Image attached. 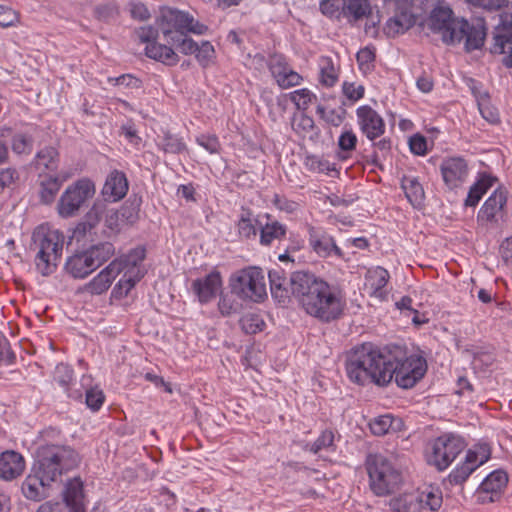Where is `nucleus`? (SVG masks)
Segmentation results:
<instances>
[{"label":"nucleus","instance_id":"nucleus-49","mask_svg":"<svg viewBox=\"0 0 512 512\" xmlns=\"http://www.w3.org/2000/svg\"><path fill=\"white\" fill-rule=\"evenodd\" d=\"M267 65L275 81L279 79L282 74H285L289 69H291L286 57L282 54L271 55Z\"/></svg>","mask_w":512,"mask_h":512},{"label":"nucleus","instance_id":"nucleus-19","mask_svg":"<svg viewBox=\"0 0 512 512\" xmlns=\"http://www.w3.org/2000/svg\"><path fill=\"white\" fill-rule=\"evenodd\" d=\"M26 462L21 453L6 450L0 453V479L13 481L20 477L25 470Z\"/></svg>","mask_w":512,"mask_h":512},{"label":"nucleus","instance_id":"nucleus-1","mask_svg":"<svg viewBox=\"0 0 512 512\" xmlns=\"http://www.w3.org/2000/svg\"><path fill=\"white\" fill-rule=\"evenodd\" d=\"M349 380L359 386H388L392 380L402 389L414 387L426 374L427 362L419 355H408L404 346H377L364 342L353 347L345 363Z\"/></svg>","mask_w":512,"mask_h":512},{"label":"nucleus","instance_id":"nucleus-34","mask_svg":"<svg viewBox=\"0 0 512 512\" xmlns=\"http://www.w3.org/2000/svg\"><path fill=\"white\" fill-rule=\"evenodd\" d=\"M60 155L56 148L46 146L40 149L34 158L36 168H44L45 170L55 172L58 169Z\"/></svg>","mask_w":512,"mask_h":512},{"label":"nucleus","instance_id":"nucleus-41","mask_svg":"<svg viewBox=\"0 0 512 512\" xmlns=\"http://www.w3.org/2000/svg\"><path fill=\"white\" fill-rule=\"evenodd\" d=\"M146 257V249L144 246H138L131 249L127 254L116 258L121 264V272L128 267L135 269Z\"/></svg>","mask_w":512,"mask_h":512},{"label":"nucleus","instance_id":"nucleus-17","mask_svg":"<svg viewBox=\"0 0 512 512\" xmlns=\"http://www.w3.org/2000/svg\"><path fill=\"white\" fill-rule=\"evenodd\" d=\"M507 203V192L497 188L484 202L477 214V221L482 225L496 223L497 215L503 211Z\"/></svg>","mask_w":512,"mask_h":512},{"label":"nucleus","instance_id":"nucleus-25","mask_svg":"<svg viewBox=\"0 0 512 512\" xmlns=\"http://www.w3.org/2000/svg\"><path fill=\"white\" fill-rule=\"evenodd\" d=\"M267 222L262 223L256 220L259 228V242L262 246L269 247L275 241L285 239L287 235V226L277 220H271V216L266 214Z\"/></svg>","mask_w":512,"mask_h":512},{"label":"nucleus","instance_id":"nucleus-50","mask_svg":"<svg viewBox=\"0 0 512 512\" xmlns=\"http://www.w3.org/2000/svg\"><path fill=\"white\" fill-rule=\"evenodd\" d=\"M375 49L372 47H364L360 49L356 54V60L359 66L360 71L363 73H368L374 68L375 61Z\"/></svg>","mask_w":512,"mask_h":512},{"label":"nucleus","instance_id":"nucleus-27","mask_svg":"<svg viewBox=\"0 0 512 512\" xmlns=\"http://www.w3.org/2000/svg\"><path fill=\"white\" fill-rule=\"evenodd\" d=\"M95 269L92 258L86 250L68 257L65 263L66 272L74 278H85Z\"/></svg>","mask_w":512,"mask_h":512},{"label":"nucleus","instance_id":"nucleus-31","mask_svg":"<svg viewBox=\"0 0 512 512\" xmlns=\"http://www.w3.org/2000/svg\"><path fill=\"white\" fill-rule=\"evenodd\" d=\"M401 426L402 420L391 414L380 415L369 422L370 431L375 436H384L391 431L396 432Z\"/></svg>","mask_w":512,"mask_h":512},{"label":"nucleus","instance_id":"nucleus-44","mask_svg":"<svg viewBox=\"0 0 512 512\" xmlns=\"http://www.w3.org/2000/svg\"><path fill=\"white\" fill-rule=\"evenodd\" d=\"M105 211V203L102 201H96L88 210V212L84 215L82 220L85 221L88 228H91L93 231H95L99 223L101 222Z\"/></svg>","mask_w":512,"mask_h":512},{"label":"nucleus","instance_id":"nucleus-11","mask_svg":"<svg viewBox=\"0 0 512 512\" xmlns=\"http://www.w3.org/2000/svg\"><path fill=\"white\" fill-rule=\"evenodd\" d=\"M480 449L481 453L469 449L466 453L464 462L451 471L443 484L445 486L461 485L479 466L487 462L490 458V450L488 446H482Z\"/></svg>","mask_w":512,"mask_h":512},{"label":"nucleus","instance_id":"nucleus-53","mask_svg":"<svg viewBox=\"0 0 512 512\" xmlns=\"http://www.w3.org/2000/svg\"><path fill=\"white\" fill-rule=\"evenodd\" d=\"M334 439H335V435H334L333 431L326 429L312 443V445L310 447V451L314 454H317L323 449L335 450Z\"/></svg>","mask_w":512,"mask_h":512},{"label":"nucleus","instance_id":"nucleus-21","mask_svg":"<svg viewBox=\"0 0 512 512\" xmlns=\"http://www.w3.org/2000/svg\"><path fill=\"white\" fill-rule=\"evenodd\" d=\"M128 188L125 173L114 169L108 174L101 193L106 201L117 202L126 196Z\"/></svg>","mask_w":512,"mask_h":512},{"label":"nucleus","instance_id":"nucleus-61","mask_svg":"<svg viewBox=\"0 0 512 512\" xmlns=\"http://www.w3.org/2000/svg\"><path fill=\"white\" fill-rule=\"evenodd\" d=\"M104 400L105 396L102 390L90 388L86 391L85 402L92 411H98L103 405Z\"/></svg>","mask_w":512,"mask_h":512},{"label":"nucleus","instance_id":"nucleus-10","mask_svg":"<svg viewBox=\"0 0 512 512\" xmlns=\"http://www.w3.org/2000/svg\"><path fill=\"white\" fill-rule=\"evenodd\" d=\"M466 442L463 437L454 433H444L431 444V451L427 454V462L443 471L450 466L456 457L465 449Z\"/></svg>","mask_w":512,"mask_h":512},{"label":"nucleus","instance_id":"nucleus-9","mask_svg":"<svg viewBox=\"0 0 512 512\" xmlns=\"http://www.w3.org/2000/svg\"><path fill=\"white\" fill-rule=\"evenodd\" d=\"M232 294L240 299L259 303L267 297L265 276L259 267H248L235 274L230 280Z\"/></svg>","mask_w":512,"mask_h":512},{"label":"nucleus","instance_id":"nucleus-28","mask_svg":"<svg viewBox=\"0 0 512 512\" xmlns=\"http://www.w3.org/2000/svg\"><path fill=\"white\" fill-rule=\"evenodd\" d=\"M145 55L167 66H174L179 62V56L172 47L157 41L146 45Z\"/></svg>","mask_w":512,"mask_h":512},{"label":"nucleus","instance_id":"nucleus-22","mask_svg":"<svg viewBox=\"0 0 512 512\" xmlns=\"http://www.w3.org/2000/svg\"><path fill=\"white\" fill-rule=\"evenodd\" d=\"M417 23L416 14L407 9L406 6L396 7L394 17L390 18L384 27L385 34L388 37H395L405 33Z\"/></svg>","mask_w":512,"mask_h":512},{"label":"nucleus","instance_id":"nucleus-14","mask_svg":"<svg viewBox=\"0 0 512 512\" xmlns=\"http://www.w3.org/2000/svg\"><path fill=\"white\" fill-rule=\"evenodd\" d=\"M440 171L445 185L449 189L460 187L468 176V164L463 157H447L440 165Z\"/></svg>","mask_w":512,"mask_h":512},{"label":"nucleus","instance_id":"nucleus-42","mask_svg":"<svg viewBox=\"0 0 512 512\" xmlns=\"http://www.w3.org/2000/svg\"><path fill=\"white\" fill-rule=\"evenodd\" d=\"M319 81L326 87H333L338 81V72L329 57L322 59Z\"/></svg>","mask_w":512,"mask_h":512},{"label":"nucleus","instance_id":"nucleus-46","mask_svg":"<svg viewBox=\"0 0 512 512\" xmlns=\"http://www.w3.org/2000/svg\"><path fill=\"white\" fill-rule=\"evenodd\" d=\"M143 277V274H140L137 271L135 276L128 275V272H125L123 277L118 281V283L113 288V294L115 296H127L130 290L136 285L137 282Z\"/></svg>","mask_w":512,"mask_h":512},{"label":"nucleus","instance_id":"nucleus-16","mask_svg":"<svg viewBox=\"0 0 512 512\" xmlns=\"http://www.w3.org/2000/svg\"><path fill=\"white\" fill-rule=\"evenodd\" d=\"M61 495L68 512H86L84 482L79 476L67 480Z\"/></svg>","mask_w":512,"mask_h":512},{"label":"nucleus","instance_id":"nucleus-4","mask_svg":"<svg viewBox=\"0 0 512 512\" xmlns=\"http://www.w3.org/2000/svg\"><path fill=\"white\" fill-rule=\"evenodd\" d=\"M429 28L442 34V41L448 45L464 41L466 52L481 49L486 37L483 24H471L465 19L453 17V11L448 6L437 5L429 16Z\"/></svg>","mask_w":512,"mask_h":512},{"label":"nucleus","instance_id":"nucleus-15","mask_svg":"<svg viewBox=\"0 0 512 512\" xmlns=\"http://www.w3.org/2000/svg\"><path fill=\"white\" fill-rule=\"evenodd\" d=\"M508 475L505 471L498 469L491 472L481 482L477 493L482 502H494L499 499L503 489L507 486Z\"/></svg>","mask_w":512,"mask_h":512},{"label":"nucleus","instance_id":"nucleus-45","mask_svg":"<svg viewBox=\"0 0 512 512\" xmlns=\"http://www.w3.org/2000/svg\"><path fill=\"white\" fill-rule=\"evenodd\" d=\"M289 99L296 105L298 110L306 111L309 105L317 100V96L309 89L303 88L288 94Z\"/></svg>","mask_w":512,"mask_h":512},{"label":"nucleus","instance_id":"nucleus-32","mask_svg":"<svg viewBox=\"0 0 512 512\" xmlns=\"http://www.w3.org/2000/svg\"><path fill=\"white\" fill-rule=\"evenodd\" d=\"M343 18L349 23H355L371 14L368 0H343Z\"/></svg>","mask_w":512,"mask_h":512},{"label":"nucleus","instance_id":"nucleus-8","mask_svg":"<svg viewBox=\"0 0 512 512\" xmlns=\"http://www.w3.org/2000/svg\"><path fill=\"white\" fill-rule=\"evenodd\" d=\"M96 193L95 183L83 177L70 184L57 202V212L62 218H71L80 212Z\"/></svg>","mask_w":512,"mask_h":512},{"label":"nucleus","instance_id":"nucleus-38","mask_svg":"<svg viewBox=\"0 0 512 512\" xmlns=\"http://www.w3.org/2000/svg\"><path fill=\"white\" fill-rule=\"evenodd\" d=\"M388 280L389 273L382 267L369 271L366 276L367 285H369L374 295L382 294V289L387 285Z\"/></svg>","mask_w":512,"mask_h":512},{"label":"nucleus","instance_id":"nucleus-59","mask_svg":"<svg viewBox=\"0 0 512 512\" xmlns=\"http://www.w3.org/2000/svg\"><path fill=\"white\" fill-rule=\"evenodd\" d=\"M357 136L352 129H345L338 138V147L341 152H352L357 145Z\"/></svg>","mask_w":512,"mask_h":512},{"label":"nucleus","instance_id":"nucleus-39","mask_svg":"<svg viewBox=\"0 0 512 512\" xmlns=\"http://www.w3.org/2000/svg\"><path fill=\"white\" fill-rule=\"evenodd\" d=\"M74 371L68 364L60 363L56 366L54 371V381L58 383L64 391L68 394L69 397L77 398L76 395H73L69 392L70 386L73 383Z\"/></svg>","mask_w":512,"mask_h":512},{"label":"nucleus","instance_id":"nucleus-62","mask_svg":"<svg viewBox=\"0 0 512 512\" xmlns=\"http://www.w3.org/2000/svg\"><path fill=\"white\" fill-rule=\"evenodd\" d=\"M240 304L229 295H221L218 302V309L222 316L227 317L239 311Z\"/></svg>","mask_w":512,"mask_h":512},{"label":"nucleus","instance_id":"nucleus-29","mask_svg":"<svg viewBox=\"0 0 512 512\" xmlns=\"http://www.w3.org/2000/svg\"><path fill=\"white\" fill-rule=\"evenodd\" d=\"M497 178L487 173H481L477 181L470 187L465 199V206L475 207L483 195L493 186Z\"/></svg>","mask_w":512,"mask_h":512},{"label":"nucleus","instance_id":"nucleus-13","mask_svg":"<svg viewBox=\"0 0 512 512\" xmlns=\"http://www.w3.org/2000/svg\"><path fill=\"white\" fill-rule=\"evenodd\" d=\"M308 243L314 253L321 258L332 255L343 258V251L336 245L334 238L322 228L308 226Z\"/></svg>","mask_w":512,"mask_h":512},{"label":"nucleus","instance_id":"nucleus-2","mask_svg":"<svg viewBox=\"0 0 512 512\" xmlns=\"http://www.w3.org/2000/svg\"><path fill=\"white\" fill-rule=\"evenodd\" d=\"M272 297L282 306L294 298L310 316L324 323L341 317L344 303L339 291L309 270L290 273L277 266L268 272Z\"/></svg>","mask_w":512,"mask_h":512},{"label":"nucleus","instance_id":"nucleus-58","mask_svg":"<svg viewBox=\"0 0 512 512\" xmlns=\"http://www.w3.org/2000/svg\"><path fill=\"white\" fill-rule=\"evenodd\" d=\"M196 142L211 154H217L221 150L220 141L215 134H201L196 137Z\"/></svg>","mask_w":512,"mask_h":512},{"label":"nucleus","instance_id":"nucleus-35","mask_svg":"<svg viewBox=\"0 0 512 512\" xmlns=\"http://www.w3.org/2000/svg\"><path fill=\"white\" fill-rule=\"evenodd\" d=\"M142 203L141 197L137 195L130 196L118 211L121 221L133 225L139 219L140 206Z\"/></svg>","mask_w":512,"mask_h":512},{"label":"nucleus","instance_id":"nucleus-48","mask_svg":"<svg viewBox=\"0 0 512 512\" xmlns=\"http://www.w3.org/2000/svg\"><path fill=\"white\" fill-rule=\"evenodd\" d=\"M194 55L199 65L203 68H207L215 59V49L209 41H202L198 44L197 51Z\"/></svg>","mask_w":512,"mask_h":512},{"label":"nucleus","instance_id":"nucleus-24","mask_svg":"<svg viewBox=\"0 0 512 512\" xmlns=\"http://www.w3.org/2000/svg\"><path fill=\"white\" fill-rule=\"evenodd\" d=\"M493 40L490 52L493 54L508 53L502 63L504 66L512 68V28L505 25L496 27Z\"/></svg>","mask_w":512,"mask_h":512},{"label":"nucleus","instance_id":"nucleus-12","mask_svg":"<svg viewBox=\"0 0 512 512\" xmlns=\"http://www.w3.org/2000/svg\"><path fill=\"white\" fill-rule=\"evenodd\" d=\"M357 123L360 131L368 140L374 141L386 131V124L382 116L369 105H362L356 109Z\"/></svg>","mask_w":512,"mask_h":512},{"label":"nucleus","instance_id":"nucleus-63","mask_svg":"<svg viewBox=\"0 0 512 512\" xmlns=\"http://www.w3.org/2000/svg\"><path fill=\"white\" fill-rule=\"evenodd\" d=\"M303 80L302 76L296 71L289 69L285 74H282L279 79L276 80L278 86L282 89H288L297 86Z\"/></svg>","mask_w":512,"mask_h":512},{"label":"nucleus","instance_id":"nucleus-57","mask_svg":"<svg viewBox=\"0 0 512 512\" xmlns=\"http://www.w3.org/2000/svg\"><path fill=\"white\" fill-rule=\"evenodd\" d=\"M119 15L118 8L113 4L98 5L94 8V16L102 22H110Z\"/></svg>","mask_w":512,"mask_h":512},{"label":"nucleus","instance_id":"nucleus-60","mask_svg":"<svg viewBox=\"0 0 512 512\" xmlns=\"http://www.w3.org/2000/svg\"><path fill=\"white\" fill-rule=\"evenodd\" d=\"M309 169L318 172L329 174L331 171H335V164L330 163L327 159L320 158L317 156H311L307 158Z\"/></svg>","mask_w":512,"mask_h":512},{"label":"nucleus","instance_id":"nucleus-5","mask_svg":"<svg viewBox=\"0 0 512 512\" xmlns=\"http://www.w3.org/2000/svg\"><path fill=\"white\" fill-rule=\"evenodd\" d=\"M160 30L167 44L176 46L184 55H194L198 43L187 34L203 35L208 27L196 21L188 12L168 7L161 10Z\"/></svg>","mask_w":512,"mask_h":512},{"label":"nucleus","instance_id":"nucleus-20","mask_svg":"<svg viewBox=\"0 0 512 512\" xmlns=\"http://www.w3.org/2000/svg\"><path fill=\"white\" fill-rule=\"evenodd\" d=\"M222 287V278L220 272L214 270L204 278H198L192 283V290L198 297V300L204 304L210 302L217 295Z\"/></svg>","mask_w":512,"mask_h":512},{"label":"nucleus","instance_id":"nucleus-18","mask_svg":"<svg viewBox=\"0 0 512 512\" xmlns=\"http://www.w3.org/2000/svg\"><path fill=\"white\" fill-rule=\"evenodd\" d=\"M52 480L38 473L33 465L31 473L24 479L21 490L24 497L28 500L40 502L47 497V487H50Z\"/></svg>","mask_w":512,"mask_h":512},{"label":"nucleus","instance_id":"nucleus-51","mask_svg":"<svg viewBox=\"0 0 512 512\" xmlns=\"http://www.w3.org/2000/svg\"><path fill=\"white\" fill-rule=\"evenodd\" d=\"M343 0H322L319 5L321 13L331 19L343 18Z\"/></svg>","mask_w":512,"mask_h":512},{"label":"nucleus","instance_id":"nucleus-3","mask_svg":"<svg viewBox=\"0 0 512 512\" xmlns=\"http://www.w3.org/2000/svg\"><path fill=\"white\" fill-rule=\"evenodd\" d=\"M61 431L49 427L40 434L42 442L38 444L33 465L45 479L56 482L64 474L76 469L81 463L80 454L70 445L54 443Z\"/></svg>","mask_w":512,"mask_h":512},{"label":"nucleus","instance_id":"nucleus-7","mask_svg":"<svg viewBox=\"0 0 512 512\" xmlns=\"http://www.w3.org/2000/svg\"><path fill=\"white\" fill-rule=\"evenodd\" d=\"M369 487L378 497L394 494L403 485V473L395 463L381 453H369L365 460Z\"/></svg>","mask_w":512,"mask_h":512},{"label":"nucleus","instance_id":"nucleus-54","mask_svg":"<svg viewBox=\"0 0 512 512\" xmlns=\"http://www.w3.org/2000/svg\"><path fill=\"white\" fill-rule=\"evenodd\" d=\"M423 509L437 511L442 505V495L439 492L423 491L419 492Z\"/></svg>","mask_w":512,"mask_h":512},{"label":"nucleus","instance_id":"nucleus-37","mask_svg":"<svg viewBox=\"0 0 512 512\" xmlns=\"http://www.w3.org/2000/svg\"><path fill=\"white\" fill-rule=\"evenodd\" d=\"M256 220L257 219H254L253 213L250 209L242 208V212L237 223L240 236L246 239L255 237L257 235V230H259Z\"/></svg>","mask_w":512,"mask_h":512},{"label":"nucleus","instance_id":"nucleus-6","mask_svg":"<svg viewBox=\"0 0 512 512\" xmlns=\"http://www.w3.org/2000/svg\"><path fill=\"white\" fill-rule=\"evenodd\" d=\"M64 240V234L57 229L45 225L34 229L30 250L35 252V267L42 276H49L56 271L62 257Z\"/></svg>","mask_w":512,"mask_h":512},{"label":"nucleus","instance_id":"nucleus-33","mask_svg":"<svg viewBox=\"0 0 512 512\" xmlns=\"http://www.w3.org/2000/svg\"><path fill=\"white\" fill-rule=\"evenodd\" d=\"M401 187L405 196L414 208H420L423 205L425 192L416 177L403 176Z\"/></svg>","mask_w":512,"mask_h":512},{"label":"nucleus","instance_id":"nucleus-56","mask_svg":"<svg viewBox=\"0 0 512 512\" xmlns=\"http://www.w3.org/2000/svg\"><path fill=\"white\" fill-rule=\"evenodd\" d=\"M342 93L351 104L362 99L365 94V88L363 85H355L354 82L344 81L342 84Z\"/></svg>","mask_w":512,"mask_h":512},{"label":"nucleus","instance_id":"nucleus-47","mask_svg":"<svg viewBox=\"0 0 512 512\" xmlns=\"http://www.w3.org/2000/svg\"><path fill=\"white\" fill-rule=\"evenodd\" d=\"M292 129L299 135L305 137L315 129V122L312 117L305 113L295 114L291 122Z\"/></svg>","mask_w":512,"mask_h":512},{"label":"nucleus","instance_id":"nucleus-55","mask_svg":"<svg viewBox=\"0 0 512 512\" xmlns=\"http://www.w3.org/2000/svg\"><path fill=\"white\" fill-rule=\"evenodd\" d=\"M163 149L166 153L180 154L186 151L187 147L181 138L167 133L163 138Z\"/></svg>","mask_w":512,"mask_h":512},{"label":"nucleus","instance_id":"nucleus-43","mask_svg":"<svg viewBox=\"0 0 512 512\" xmlns=\"http://www.w3.org/2000/svg\"><path fill=\"white\" fill-rule=\"evenodd\" d=\"M34 139L25 133H16L11 139V148L15 154H30L33 149Z\"/></svg>","mask_w":512,"mask_h":512},{"label":"nucleus","instance_id":"nucleus-52","mask_svg":"<svg viewBox=\"0 0 512 512\" xmlns=\"http://www.w3.org/2000/svg\"><path fill=\"white\" fill-rule=\"evenodd\" d=\"M316 113L328 124L338 127L345 120L347 112L344 108H341V111L331 109L330 111L327 112L324 106L318 105L316 108Z\"/></svg>","mask_w":512,"mask_h":512},{"label":"nucleus","instance_id":"nucleus-36","mask_svg":"<svg viewBox=\"0 0 512 512\" xmlns=\"http://www.w3.org/2000/svg\"><path fill=\"white\" fill-rule=\"evenodd\" d=\"M86 251L90 258H92V262L97 269L102 264L107 262L112 256H114L115 247L111 242H100L98 244L92 245Z\"/></svg>","mask_w":512,"mask_h":512},{"label":"nucleus","instance_id":"nucleus-26","mask_svg":"<svg viewBox=\"0 0 512 512\" xmlns=\"http://www.w3.org/2000/svg\"><path fill=\"white\" fill-rule=\"evenodd\" d=\"M65 178L51 174H40L38 179V196L40 203L50 205L60 191Z\"/></svg>","mask_w":512,"mask_h":512},{"label":"nucleus","instance_id":"nucleus-64","mask_svg":"<svg viewBox=\"0 0 512 512\" xmlns=\"http://www.w3.org/2000/svg\"><path fill=\"white\" fill-rule=\"evenodd\" d=\"M19 21L18 14L9 6L0 5V27L8 28Z\"/></svg>","mask_w":512,"mask_h":512},{"label":"nucleus","instance_id":"nucleus-40","mask_svg":"<svg viewBox=\"0 0 512 512\" xmlns=\"http://www.w3.org/2000/svg\"><path fill=\"white\" fill-rule=\"evenodd\" d=\"M239 324L243 332L246 334H256L261 332L266 326L262 317L256 313L243 315L239 320Z\"/></svg>","mask_w":512,"mask_h":512},{"label":"nucleus","instance_id":"nucleus-23","mask_svg":"<svg viewBox=\"0 0 512 512\" xmlns=\"http://www.w3.org/2000/svg\"><path fill=\"white\" fill-rule=\"evenodd\" d=\"M121 272L119 260H113L96 277L86 284V291L91 294L100 295L107 291L113 280Z\"/></svg>","mask_w":512,"mask_h":512},{"label":"nucleus","instance_id":"nucleus-30","mask_svg":"<svg viewBox=\"0 0 512 512\" xmlns=\"http://www.w3.org/2000/svg\"><path fill=\"white\" fill-rule=\"evenodd\" d=\"M419 492L404 493L390 500L389 506L394 512H421L422 504Z\"/></svg>","mask_w":512,"mask_h":512}]
</instances>
